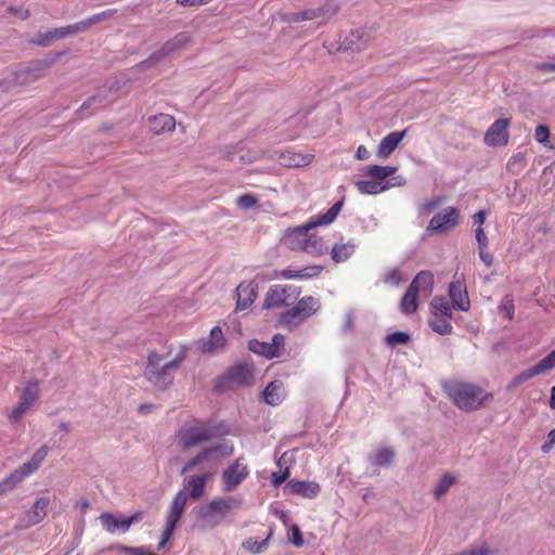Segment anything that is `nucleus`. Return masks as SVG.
I'll return each instance as SVG.
<instances>
[{
  "instance_id": "423d86ee",
  "label": "nucleus",
  "mask_w": 555,
  "mask_h": 555,
  "mask_svg": "<svg viewBox=\"0 0 555 555\" xmlns=\"http://www.w3.org/2000/svg\"><path fill=\"white\" fill-rule=\"evenodd\" d=\"M320 307V301L317 298L305 296L292 309L282 312L279 322L286 326H296L314 314Z\"/></svg>"
},
{
  "instance_id": "052dcab7",
  "label": "nucleus",
  "mask_w": 555,
  "mask_h": 555,
  "mask_svg": "<svg viewBox=\"0 0 555 555\" xmlns=\"http://www.w3.org/2000/svg\"><path fill=\"white\" fill-rule=\"evenodd\" d=\"M210 1L211 0H177V2L183 7H201Z\"/></svg>"
},
{
  "instance_id": "c85d7f7f",
  "label": "nucleus",
  "mask_w": 555,
  "mask_h": 555,
  "mask_svg": "<svg viewBox=\"0 0 555 555\" xmlns=\"http://www.w3.org/2000/svg\"><path fill=\"white\" fill-rule=\"evenodd\" d=\"M262 396L264 402L269 405L276 406L281 404L285 397L283 383L278 379L270 382L264 388Z\"/></svg>"
},
{
  "instance_id": "f8f14e48",
  "label": "nucleus",
  "mask_w": 555,
  "mask_h": 555,
  "mask_svg": "<svg viewBox=\"0 0 555 555\" xmlns=\"http://www.w3.org/2000/svg\"><path fill=\"white\" fill-rule=\"evenodd\" d=\"M459 218V210L455 207H448L430 219L426 231L428 234L446 233L457 225Z\"/></svg>"
},
{
  "instance_id": "864d4df0",
  "label": "nucleus",
  "mask_w": 555,
  "mask_h": 555,
  "mask_svg": "<svg viewBox=\"0 0 555 555\" xmlns=\"http://www.w3.org/2000/svg\"><path fill=\"white\" fill-rule=\"evenodd\" d=\"M289 540L291 542L297 546L300 547L304 545L305 541L301 534V531L297 525H292L289 528Z\"/></svg>"
},
{
  "instance_id": "603ef678",
  "label": "nucleus",
  "mask_w": 555,
  "mask_h": 555,
  "mask_svg": "<svg viewBox=\"0 0 555 555\" xmlns=\"http://www.w3.org/2000/svg\"><path fill=\"white\" fill-rule=\"evenodd\" d=\"M383 282L391 286H398L402 282V278L400 272L397 269H393L384 274Z\"/></svg>"
},
{
  "instance_id": "c756f323",
  "label": "nucleus",
  "mask_w": 555,
  "mask_h": 555,
  "mask_svg": "<svg viewBox=\"0 0 555 555\" xmlns=\"http://www.w3.org/2000/svg\"><path fill=\"white\" fill-rule=\"evenodd\" d=\"M150 130L155 134L172 131L176 127L175 118L168 114H159L149 118Z\"/></svg>"
},
{
  "instance_id": "69168bd1",
  "label": "nucleus",
  "mask_w": 555,
  "mask_h": 555,
  "mask_svg": "<svg viewBox=\"0 0 555 555\" xmlns=\"http://www.w3.org/2000/svg\"><path fill=\"white\" fill-rule=\"evenodd\" d=\"M487 553L488 552L486 550L478 548V550H470L467 552H463V555H487Z\"/></svg>"
},
{
  "instance_id": "f704fd0d",
  "label": "nucleus",
  "mask_w": 555,
  "mask_h": 555,
  "mask_svg": "<svg viewBox=\"0 0 555 555\" xmlns=\"http://www.w3.org/2000/svg\"><path fill=\"white\" fill-rule=\"evenodd\" d=\"M417 293L414 289V286L408 287L406 292L402 296L400 300V311L403 314H412L417 310Z\"/></svg>"
},
{
  "instance_id": "393cba45",
  "label": "nucleus",
  "mask_w": 555,
  "mask_h": 555,
  "mask_svg": "<svg viewBox=\"0 0 555 555\" xmlns=\"http://www.w3.org/2000/svg\"><path fill=\"white\" fill-rule=\"evenodd\" d=\"M278 162L287 168L302 167L312 162L311 154H301L293 151H276Z\"/></svg>"
},
{
  "instance_id": "ea45409f",
  "label": "nucleus",
  "mask_w": 555,
  "mask_h": 555,
  "mask_svg": "<svg viewBox=\"0 0 555 555\" xmlns=\"http://www.w3.org/2000/svg\"><path fill=\"white\" fill-rule=\"evenodd\" d=\"M397 171L392 166L371 165L366 168L365 175L375 179V181L384 182V180Z\"/></svg>"
},
{
  "instance_id": "bf43d9fd",
  "label": "nucleus",
  "mask_w": 555,
  "mask_h": 555,
  "mask_svg": "<svg viewBox=\"0 0 555 555\" xmlns=\"http://www.w3.org/2000/svg\"><path fill=\"white\" fill-rule=\"evenodd\" d=\"M70 27V30H72V35H76V34H79V33H85L89 29V26L87 24V21L86 20H82L78 23H75V24H72L69 25Z\"/></svg>"
},
{
  "instance_id": "0e129e2a",
  "label": "nucleus",
  "mask_w": 555,
  "mask_h": 555,
  "mask_svg": "<svg viewBox=\"0 0 555 555\" xmlns=\"http://www.w3.org/2000/svg\"><path fill=\"white\" fill-rule=\"evenodd\" d=\"M8 11H9L11 14H13V15H17V14H20V15L22 16V18H27V17H28V15H29L27 11H26V12H23V10H22V9H18V8L13 7V5L9 7Z\"/></svg>"
},
{
  "instance_id": "6e6d98bb",
  "label": "nucleus",
  "mask_w": 555,
  "mask_h": 555,
  "mask_svg": "<svg viewBox=\"0 0 555 555\" xmlns=\"http://www.w3.org/2000/svg\"><path fill=\"white\" fill-rule=\"evenodd\" d=\"M176 529V526L167 524L165 525V529L162 534V539L157 545L158 550H163L165 545L168 543V541L171 539L173 531Z\"/></svg>"
},
{
  "instance_id": "39448f33",
  "label": "nucleus",
  "mask_w": 555,
  "mask_h": 555,
  "mask_svg": "<svg viewBox=\"0 0 555 555\" xmlns=\"http://www.w3.org/2000/svg\"><path fill=\"white\" fill-rule=\"evenodd\" d=\"M49 453V447H40L30 457L29 461L14 469L9 476L0 481V492L5 493L15 489L27 477L36 473Z\"/></svg>"
},
{
  "instance_id": "774afa93",
  "label": "nucleus",
  "mask_w": 555,
  "mask_h": 555,
  "mask_svg": "<svg viewBox=\"0 0 555 555\" xmlns=\"http://www.w3.org/2000/svg\"><path fill=\"white\" fill-rule=\"evenodd\" d=\"M59 429H60V430H62V431H64V434H68V433H69V430H70V425H69V423H67V422H62V423H60V425H59Z\"/></svg>"
},
{
  "instance_id": "72a5a7b5",
  "label": "nucleus",
  "mask_w": 555,
  "mask_h": 555,
  "mask_svg": "<svg viewBox=\"0 0 555 555\" xmlns=\"http://www.w3.org/2000/svg\"><path fill=\"white\" fill-rule=\"evenodd\" d=\"M49 504L50 499L48 496H40L36 500L28 516V521L30 525H36L43 520L47 515V508Z\"/></svg>"
},
{
  "instance_id": "3c124183",
  "label": "nucleus",
  "mask_w": 555,
  "mask_h": 555,
  "mask_svg": "<svg viewBox=\"0 0 555 555\" xmlns=\"http://www.w3.org/2000/svg\"><path fill=\"white\" fill-rule=\"evenodd\" d=\"M29 408L30 405H28L27 403L20 399L17 405L12 410V412L9 415L10 421L13 423H17L21 420V417L29 410Z\"/></svg>"
},
{
  "instance_id": "c03bdc74",
  "label": "nucleus",
  "mask_w": 555,
  "mask_h": 555,
  "mask_svg": "<svg viewBox=\"0 0 555 555\" xmlns=\"http://www.w3.org/2000/svg\"><path fill=\"white\" fill-rule=\"evenodd\" d=\"M455 477L451 474H446L436 485L434 489V494L436 499L441 498L444 495L449 489L454 485Z\"/></svg>"
},
{
  "instance_id": "0eeeda50",
  "label": "nucleus",
  "mask_w": 555,
  "mask_h": 555,
  "mask_svg": "<svg viewBox=\"0 0 555 555\" xmlns=\"http://www.w3.org/2000/svg\"><path fill=\"white\" fill-rule=\"evenodd\" d=\"M215 437V430L208 425H184L177 433L178 446L183 450L198 447Z\"/></svg>"
},
{
  "instance_id": "7ed1b4c3",
  "label": "nucleus",
  "mask_w": 555,
  "mask_h": 555,
  "mask_svg": "<svg viewBox=\"0 0 555 555\" xmlns=\"http://www.w3.org/2000/svg\"><path fill=\"white\" fill-rule=\"evenodd\" d=\"M443 388L453 403L464 411L479 409L483 401L492 396L477 385L463 382L452 380L444 384Z\"/></svg>"
},
{
  "instance_id": "6e6552de",
  "label": "nucleus",
  "mask_w": 555,
  "mask_h": 555,
  "mask_svg": "<svg viewBox=\"0 0 555 555\" xmlns=\"http://www.w3.org/2000/svg\"><path fill=\"white\" fill-rule=\"evenodd\" d=\"M555 369V349L551 351L546 357L539 361L538 364L531 366L521 373L515 375L507 385V390H513L527 380L538 376L548 373Z\"/></svg>"
},
{
  "instance_id": "412c9836",
  "label": "nucleus",
  "mask_w": 555,
  "mask_h": 555,
  "mask_svg": "<svg viewBox=\"0 0 555 555\" xmlns=\"http://www.w3.org/2000/svg\"><path fill=\"white\" fill-rule=\"evenodd\" d=\"M395 180L399 181L390 183L389 181L380 182L372 180H359L356 182V188L362 194L375 195L388 190L391 186L405 184V179L403 177H397Z\"/></svg>"
},
{
  "instance_id": "de8ad7c7",
  "label": "nucleus",
  "mask_w": 555,
  "mask_h": 555,
  "mask_svg": "<svg viewBox=\"0 0 555 555\" xmlns=\"http://www.w3.org/2000/svg\"><path fill=\"white\" fill-rule=\"evenodd\" d=\"M35 69L31 67H26L24 69H20L17 73H15L14 79L10 80L11 82L23 85L29 81V79H36L38 77L37 74H35Z\"/></svg>"
},
{
  "instance_id": "b1692460",
  "label": "nucleus",
  "mask_w": 555,
  "mask_h": 555,
  "mask_svg": "<svg viewBox=\"0 0 555 555\" xmlns=\"http://www.w3.org/2000/svg\"><path fill=\"white\" fill-rule=\"evenodd\" d=\"M285 489L296 495H300L307 499L315 498L320 492V486L314 481H301L292 479L286 483Z\"/></svg>"
},
{
  "instance_id": "a878e982",
  "label": "nucleus",
  "mask_w": 555,
  "mask_h": 555,
  "mask_svg": "<svg viewBox=\"0 0 555 555\" xmlns=\"http://www.w3.org/2000/svg\"><path fill=\"white\" fill-rule=\"evenodd\" d=\"M408 129L392 131L382 139L377 147V155L380 158L388 157L405 138Z\"/></svg>"
},
{
  "instance_id": "f257e3e1",
  "label": "nucleus",
  "mask_w": 555,
  "mask_h": 555,
  "mask_svg": "<svg viewBox=\"0 0 555 555\" xmlns=\"http://www.w3.org/2000/svg\"><path fill=\"white\" fill-rule=\"evenodd\" d=\"M343 205V201H339L324 214L311 217L307 223L288 229L283 237L284 244L293 250H302L313 256L323 255L327 247L313 230L319 225L331 224L337 218Z\"/></svg>"
},
{
  "instance_id": "a19ab883",
  "label": "nucleus",
  "mask_w": 555,
  "mask_h": 555,
  "mask_svg": "<svg viewBox=\"0 0 555 555\" xmlns=\"http://www.w3.org/2000/svg\"><path fill=\"white\" fill-rule=\"evenodd\" d=\"M430 313L452 317V308L443 296H435L430 302Z\"/></svg>"
},
{
  "instance_id": "8fccbe9b",
  "label": "nucleus",
  "mask_w": 555,
  "mask_h": 555,
  "mask_svg": "<svg viewBox=\"0 0 555 555\" xmlns=\"http://www.w3.org/2000/svg\"><path fill=\"white\" fill-rule=\"evenodd\" d=\"M115 13H116L115 9H108V10H105L103 12H100V13H96V14H93V15L89 16L88 18H86V21H87V24H88V26L90 28L92 25H95V24H98L100 22H103V21L112 17Z\"/></svg>"
},
{
  "instance_id": "37998d69",
  "label": "nucleus",
  "mask_w": 555,
  "mask_h": 555,
  "mask_svg": "<svg viewBox=\"0 0 555 555\" xmlns=\"http://www.w3.org/2000/svg\"><path fill=\"white\" fill-rule=\"evenodd\" d=\"M410 340V334L402 331H396L385 337V343L391 348H396L400 345H406Z\"/></svg>"
},
{
  "instance_id": "1a4fd4ad",
  "label": "nucleus",
  "mask_w": 555,
  "mask_h": 555,
  "mask_svg": "<svg viewBox=\"0 0 555 555\" xmlns=\"http://www.w3.org/2000/svg\"><path fill=\"white\" fill-rule=\"evenodd\" d=\"M189 42V37L185 34H178L171 40L165 42L163 47L152 53L149 59L142 61L139 66L142 68H146L150 66L157 65L162 63L165 59L172 55L176 51L185 47Z\"/></svg>"
},
{
  "instance_id": "680f3d73",
  "label": "nucleus",
  "mask_w": 555,
  "mask_h": 555,
  "mask_svg": "<svg viewBox=\"0 0 555 555\" xmlns=\"http://www.w3.org/2000/svg\"><path fill=\"white\" fill-rule=\"evenodd\" d=\"M370 157V153L364 145H360L356 152V158L359 160H365Z\"/></svg>"
},
{
  "instance_id": "7c9ffc66",
  "label": "nucleus",
  "mask_w": 555,
  "mask_h": 555,
  "mask_svg": "<svg viewBox=\"0 0 555 555\" xmlns=\"http://www.w3.org/2000/svg\"><path fill=\"white\" fill-rule=\"evenodd\" d=\"M68 36H73L69 25L52 28L44 34H39L34 42L41 47H48L51 42Z\"/></svg>"
},
{
  "instance_id": "9b49d317",
  "label": "nucleus",
  "mask_w": 555,
  "mask_h": 555,
  "mask_svg": "<svg viewBox=\"0 0 555 555\" xmlns=\"http://www.w3.org/2000/svg\"><path fill=\"white\" fill-rule=\"evenodd\" d=\"M142 512H137L130 517L116 516L112 513L104 512L100 515L99 519L103 529L106 532L114 534L117 532L126 533L130 529L131 525L142 519Z\"/></svg>"
},
{
  "instance_id": "a211bd4d",
  "label": "nucleus",
  "mask_w": 555,
  "mask_h": 555,
  "mask_svg": "<svg viewBox=\"0 0 555 555\" xmlns=\"http://www.w3.org/2000/svg\"><path fill=\"white\" fill-rule=\"evenodd\" d=\"M449 297L453 308L460 311H468L470 301L468 298L466 285L462 279H455L449 285Z\"/></svg>"
},
{
  "instance_id": "5701e85b",
  "label": "nucleus",
  "mask_w": 555,
  "mask_h": 555,
  "mask_svg": "<svg viewBox=\"0 0 555 555\" xmlns=\"http://www.w3.org/2000/svg\"><path fill=\"white\" fill-rule=\"evenodd\" d=\"M208 479V474L190 475L183 479L182 490H184L185 492L189 491V495L191 499L198 500L205 493Z\"/></svg>"
},
{
  "instance_id": "79ce46f5",
  "label": "nucleus",
  "mask_w": 555,
  "mask_h": 555,
  "mask_svg": "<svg viewBox=\"0 0 555 555\" xmlns=\"http://www.w3.org/2000/svg\"><path fill=\"white\" fill-rule=\"evenodd\" d=\"M39 385L38 382L33 379L27 383L25 386L20 399L27 403L28 405H33L35 401L38 399Z\"/></svg>"
},
{
  "instance_id": "2f4dec72",
  "label": "nucleus",
  "mask_w": 555,
  "mask_h": 555,
  "mask_svg": "<svg viewBox=\"0 0 555 555\" xmlns=\"http://www.w3.org/2000/svg\"><path fill=\"white\" fill-rule=\"evenodd\" d=\"M452 317L431 314L428 320L430 328L439 335H449L453 332Z\"/></svg>"
},
{
  "instance_id": "20e7f679",
  "label": "nucleus",
  "mask_w": 555,
  "mask_h": 555,
  "mask_svg": "<svg viewBox=\"0 0 555 555\" xmlns=\"http://www.w3.org/2000/svg\"><path fill=\"white\" fill-rule=\"evenodd\" d=\"M243 502L242 495L216 498L201 506L197 516L205 527L214 528L223 521L229 512L242 507Z\"/></svg>"
},
{
  "instance_id": "473e14b6",
  "label": "nucleus",
  "mask_w": 555,
  "mask_h": 555,
  "mask_svg": "<svg viewBox=\"0 0 555 555\" xmlns=\"http://www.w3.org/2000/svg\"><path fill=\"white\" fill-rule=\"evenodd\" d=\"M356 247L352 240L347 243L335 244L331 249L332 259L337 263L344 262L353 255Z\"/></svg>"
},
{
  "instance_id": "4d7b16f0",
  "label": "nucleus",
  "mask_w": 555,
  "mask_h": 555,
  "mask_svg": "<svg viewBox=\"0 0 555 555\" xmlns=\"http://www.w3.org/2000/svg\"><path fill=\"white\" fill-rule=\"evenodd\" d=\"M479 257L487 267L492 266L493 256L487 250V247H479Z\"/></svg>"
},
{
  "instance_id": "13d9d810",
  "label": "nucleus",
  "mask_w": 555,
  "mask_h": 555,
  "mask_svg": "<svg viewBox=\"0 0 555 555\" xmlns=\"http://www.w3.org/2000/svg\"><path fill=\"white\" fill-rule=\"evenodd\" d=\"M476 241L478 243V247H487L488 246V237L481 227L476 229Z\"/></svg>"
},
{
  "instance_id": "e2e57ef3",
  "label": "nucleus",
  "mask_w": 555,
  "mask_h": 555,
  "mask_svg": "<svg viewBox=\"0 0 555 555\" xmlns=\"http://www.w3.org/2000/svg\"><path fill=\"white\" fill-rule=\"evenodd\" d=\"M473 219H474V223L475 224H478L479 227H481L485 223V220H486V211H483V210L477 211L473 216Z\"/></svg>"
},
{
  "instance_id": "4be33fe9",
  "label": "nucleus",
  "mask_w": 555,
  "mask_h": 555,
  "mask_svg": "<svg viewBox=\"0 0 555 555\" xmlns=\"http://www.w3.org/2000/svg\"><path fill=\"white\" fill-rule=\"evenodd\" d=\"M114 94L115 90L113 89V87H101L93 96H90L81 104L79 111L85 112L91 107H93L94 109L104 107L111 102H113Z\"/></svg>"
},
{
  "instance_id": "09e8293b",
  "label": "nucleus",
  "mask_w": 555,
  "mask_h": 555,
  "mask_svg": "<svg viewBox=\"0 0 555 555\" xmlns=\"http://www.w3.org/2000/svg\"><path fill=\"white\" fill-rule=\"evenodd\" d=\"M534 138L539 143L543 144L544 146H548L550 149L555 147L553 144H548L550 130L545 125H539L535 128Z\"/></svg>"
},
{
  "instance_id": "ddd939ff",
  "label": "nucleus",
  "mask_w": 555,
  "mask_h": 555,
  "mask_svg": "<svg viewBox=\"0 0 555 555\" xmlns=\"http://www.w3.org/2000/svg\"><path fill=\"white\" fill-rule=\"evenodd\" d=\"M249 475L248 467L237 459L222 473L221 489L231 492L236 489Z\"/></svg>"
},
{
  "instance_id": "338daca9",
  "label": "nucleus",
  "mask_w": 555,
  "mask_h": 555,
  "mask_svg": "<svg viewBox=\"0 0 555 555\" xmlns=\"http://www.w3.org/2000/svg\"><path fill=\"white\" fill-rule=\"evenodd\" d=\"M550 408L555 410V385L551 388Z\"/></svg>"
},
{
  "instance_id": "a18cd8bd",
  "label": "nucleus",
  "mask_w": 555,
  "mask_h": 555,
  "mask_svg": "<svg viewBox=\"0 0 555 555\" xmlns=\"http://www.w3.org/2000/svg\"><path fill=\"white\" fill-rule=\"evenodd\" d=\"M500 313L504 314L507 320H512L514 318L515 306L514 298L512 295H505L500 305H499Z\"/></svg>"
},
{
  "instance_id": "cd10ccee",
  "label": "nucleus",
  "mask_w": 555,
  "mask_h": 555,
  "mask_svg": "<svg viewBox=\"0 0 555 555\" xmlns=\"http://www.w3.org/2000/svg\"><path fill=\"white\" fill-rule=\"evenodd\" d=\"M410 286H414L416 293L429 297L434 291V274L430 271L424 270L416 274L412 280Z\"/></svg>"
},
{
  "instance_id": "c9c22d12",
  "label": "nucleus",
  "mask_w": 555,
  "mask_h": 555,
  "mask_svg": "<svg viewBox=\"0 0 555 555\" xmlns=\"http://www.w3.org/2000/svg\"><path fill=\"white\" fill-rule=\"evenodd\" d=\"M273 529L270 528L268 535L262 540L249 538L242 543V547L251 554H259L267 550L270 539L272 538Z\"/></svg>"
},
{
  "instance_id": "9d476101",
  "label": "nucleus",
  "mask_w": 555,
  "mask_h": 555,
  "mask_svg": "<svg viewBox=\"0 0 555 555\" xmlns=\"http://www.w3.org/2000/svg\"><path fill=\"white\" fill-rule=\"evenodd\" d=\"M233 448L227 446H215L202 449L195 456L190 459L181 468V475L194 470L197 466L204 463L217 461L220 456L231 454Z\"/></svg>"
},
{
  "instance_id": "4c0bfd02",
  "label": "nucleus",
  "mask_w": 555,
  "mask_h": 555,
  "mask_svg": "<svg viewBox=\"0 0 555 555\" xmlns=\"http://www.w3.org/2000/svg\"><path fill=\"white\" fill-rule=\"evenodd\" d=\"M393 457V449L386 447L376 451V453L370 457V462L374 466L388 467L392 463Z\"/></svg>"
},
{
  "instance_id": "5fc2aeb1",
  "label": "nucleus",
  "mask_w": 555,
  "mask_h": 555,
  "mask_svg": "<svg viewBox=\"0 0 555 555\" xmlns=\"http://www.w3.org/2000/svg\"><path fill=\"white\" fill-rule=\"evenodd\" d=\"M291 475L289 468L286 467L283 472H273L271 475V482L274 488L281 486Z\"/></svg>"
},
{
  "instance_id": "58836bf2",
  "label": "nucleus",
  "mask_w": 555,
  "mask_h": 555,
  "mask_svg": "<svg viewBox=\"0 0 555 555\" xmlns=\"http://www.w3.org/2000/svg\"><path fill=\"white\" fill-rule=\"evenodd\" d=\"M321 15V9H307L300 12L286 13L284 21L288 23H300L304 21H310Z\"/></svg>"
},
{
  "instance_id": "2eb2a0df",
  "label": "nucleus",
  "mask_w": 555,
  "mask_h": 555,
  "mask_svg": "<svg viewBox=\"0 0 555 555\" xmlns=\"http://www.w3.org/2000/svg\"><path fill=\"white\" fill-rule=\"evenodd\" d=\"M299 291L293 286L272 285L266 294L263 309H272L288 305L292 297H297Z\"/></svg>"
},
{
  "instance_id": "aec40b11",
  "label": "nucleus",
  "mask_w": 555,
  "mask_h": 555,
  "mask_svg": "<svg viewBox=\"0 0 555 555\" xmlns=\"http://www.w3.org/2000/svg\"><path fill=\"white\" fill-rule=\"evenodd\" d=\"M225 345V338L219 326H215L210 331L208 338L199 339L196 341V348L202 353L210 354L215 351L223 348Z\"/></svg>"
},
{
  "instance_id": "6ab92c4d",
  "label": "nucleus",
  "mask_w": 555,
  "mask_h": 555,
  "mask_svg": "<svg viewBox=\"0 0 555 555\" xmlns=\"http://www.w3.org/2000/svg\"><path fill=\"white\" fill-rule=\"evenodd\" d=\"M258 296V283L255 281H244L236 287V309H248Z\"/></svg>"
},
{
  "instance_id": "bb28decb",
  "label": "nucleus",
  "mask_w": 555,
  "mask_h": 555,
  "mask_svg": "<svg viewBox=\"0 0 555 555\" xmlns=\"http://www.w3.org/2000/svg\"><path fill=\"white\" fill-rule=\"evenodd\" d=\"M188 502V493L184 490H179L173 496L168 513L166 516V522L177 526L179 519L181 518L185 504Z\"/></svg>"
},
{
  "instance_id": "f3484780",
  "label": "nucleus",
  "mask_w": 555,
  "mask_h": 555,
  "mask_svg": "<svg viewBox=\"0 0 555 555\" xmlns=\"http://www.w3.org/2000/svg\"><path fill=\"white\" fill-rule=\"evenodd\" d=\"M253 366L247 363H240L228 370L222 379V383L237 386H247L253 383Z\"/></svg>"
},
{
  "instance_id": "f03ea898",
  "label": "nucleus",
  "mask_w": 555,
  "mask_h": 555,
  "mask_svg": "<svg viewBox=\"0 0 555 555\" xmlns=\"http://www.w3.org/2000/svg\"><path fill=\"white\" fill-rule=\"evenodd\" d=\"M186 357V347L182 346L180 352L169 361L156 351H151L144 365V377L157 389L165 390L173 382L175 374Z\"/></svg>"
},
{
  "instance_id": "4468645a",
  "label": "nucleus",
  "mask_w": 555,
  "mask_h": 555,
  "mask_svg": "<svg viewBox=\"0 0 555 555\" xmlns=\"http://www.w3.org/2000/svg\"><path fill=\"white\" fill-rule=\"evenodd\" d=\"M509 125L511 119L499 118L496 119L485 133V144L487 146H505L509 140Z\"/></svg>"
},
{
  "instance_id": "49530a36",
  "label": "nucleus",
  "mask_w": 555,
  "mask_h": 555,
  "mask_svg": "<svg viewBox=\"0 0 555 555\" xmlns=\"http://www.w3.org/2000/svg\"><path fill=\"white\" fill-rule=\"evenodd\" d=\"M258 202H259L258 196L255 194H251V193L243 194L236 199L237 206L245 210H249V209L256 207Z\"/></svg>"
},
{
  "instance_id": "e433bc0d",
  "label": "nucleus",
  "mask_w": 555,
  "mask_h": 555,
  "mask_svg": "<svg viewBox=\"0 0 555 555\" xmlns=\"http://www.w3.org/2000/svg\"><path fill=\"white\" fill-rule=\"evenodd\" d=\"M322 271V267L320 266H311L306 267L298 270H286L283 272L284 278L286 279H300L307 280L314 276H318Z\"/></svg>"
},
{
  "instance_id": "dca6fc26",
  "label": "nucleus",
  "mask_w": 555,
  "mask_h": 555,
  "mask_svg": "<svg viewBox=\"0 0 555 555\" xmlns=\"http://www.w3.org/2000/svg\"><path fill=\"white\" fill-rule=\"evenodd\" d=\"M285 337L282 334H275L271 343L251 339L248 343V348L251 352L262 356L267 359H274L281 356L284 349Z\"/></svg>"
}]
</instances>
